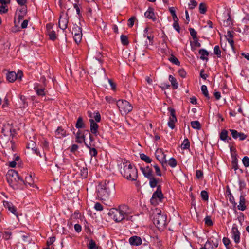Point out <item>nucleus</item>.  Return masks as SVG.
<instances>
[{"label":"nucleus","mask_w":249,"mask_h":249,"mask_svg":"<svg viewBox=\"0 0 249 249\" xmlns=\"http://www.w3.org/2000/svg\"><path fill=\"white\" fill-rule=\"evenodd\" d=\"M75 127L77 128H82L85 127V124L83 123V119L81 117H79L77 119Z\"/></svg>","instance_id":"nucleus-29"},{"label":"nucleus","mask_w":249,"mask_h":249,"mask_svg":"<svg viewBox=\"0 0 249 249\" xmlns=\"http://www.w3.org/2000/svg\"><path fill=\"white\" fill-rule=\"evenodd\" d=\"M168 164L172 168L175 167L177 164L176 159L174 158H170L168 161Z\"/></svg>","instance_id":"nucleus-43"},{"label":"nucleus","mask_w":249,"mask_h":249,"mask_svg":"<svg viewBox=\"0 0 249 249\" xmlns=\"http://www.w3.org/2000/svg\"><path fill=\"white\" fill-rule=\"evenodd\" d=\"M6 179L9 185L12 186L15 183H20V181H23V179L21 177L16 171L11 169L6 174Z\"/></svg>","instance_id":"nucleus-4"},{"label":"nucleus","mask_w":249,"mask_h":249,"mask_svg":"<svg viewBox=\"0 0 249 249\" xmlns=\"http://www.w3.org/2000/svg\"><path fill=\"white\" fill-rule=\"evenodd\" d=\"M205 247L206 249H215L217 247H213L212 245H211L209 242H206L205 244Z\"/></svg>","instance_id":"nucleus-64"},{"label":"nucleus","mask_w":249,"mask_h":249,"mask_svg":"<svg viewBox=\"0 0 249 249\" xmlns=\"http://www.w3.org/2000/svg\"><path fill=\"white\" fill-rule=\"evenodd\" d=\"M20 99L22 103V107L25 108L28 106V103L26 101V98L24 95L20 96Z\"/></svg>","instance_id":"nucleus-41"},{"label":"nucleus","mask_w":249,"mask_h":249,"mask_svg":"<svg viewBox=\"0 0 249 249\" xmlns=\"http://www.w3.org/2000/svg\"><path fill=\"white\" fill-rule=\"evenodd\" d=\"M232 238L235 243L238 244L240 241V232H239L236 224H234L231 230Z\"/></svg>","instance_id":"nucleus-9"},{"label":"nucleus","mask_w":249,"mask_h":249,"mask_svg":"<svg viewBox=\"0 0 249 249\" xmlns=\"http://www.w3.org/2000/svg\"><path fill=\"white\" fill-rule=\"evenodd\" d=\"M205 224L208 226H211L213 225V222L211 219V216H207L204 219Z\"/></svg>","instance_id":"nucleus-44"},{"label":"nucleus","mask_w":249,"mask_h":249,"mask_svg":"<svg viewBox=\"0 0 249 249\" xmlns=\"http://www.w3.org/2000/svg\"><path fill=\"white\" fill-rule=\"evenodd\" d=\"M20 184H24L26 186L29 185L30 186H33L34 180L31 175H28L26 176L23 181H20Z\"/></svg>","instance_id":"nucleus-17"},{"label":"nucleus","mask_w":249,"mask_h":249,"mask_svg":"<svg viewBox=\"0 0 249 249\" xmlns=\"http://www.w3.org/2000/svg\"><path fill=\"white\" fill-rule=\"evenodd\" d=\"M227 15L228 16V18L226 20H225L224 21V22L225 23V25L229 26V25L231 24V18L230 17V13H228Z\"/></svg>","instance_id":"nucleus-60"},{"label":"nucleus","mask_w":249,"mask_h":249,"mask_svg":"<svg viewBox=\"0 0 249 249\" xmlns=\"http://www.w3.org/2000/svg\"><path fill=\"white\" fill-rule=\"evenodd\" d=\"M89 122H90V131L92 134H94L95 136L97 135V134L99 133L98 131L99 128L98 124L92 119H89Z\"/></svg>","instance_id":"nucleus-14"},{"label":"nucleus","mask_w":249,"mask_h":249,"mask_svg":"<svg viewBox=\"0 0 249 249\" xmlns=\"http://www.w3.org/2000/svg\"><path fill=\"white\" fill-rule=\"evenodd\" d=\"M116 105L122 115L129 113L133 109L131 104L125 100H119L117 101Z\"/></svg>","instance_id":"nucleus-5"},{"label":"nucleus","mask_w":249,"mask_h":249,"mask_svg":"<svg viewBox=\"0 0 249 249\" xmlns=\"http://www.w3.org/2000/svg\"><path fill=\"white\" fill-rule=\"evenodd\" d=\"M238 209L241 211H244L246 209V206L245 205V198L244 196L241 195L240 196L239 204L238 205Z\"/></svg>","instance_id":"nucleus-19"},{"label":"nucleus","mask_w":249,"mask_h":249,"mask_svg":"<svg viewBox=\"0 0 249 249\" xmlns=\"http://www.w3.org/2000/svg\"><path fill=\"white\" fill-rule=\"evenodd\" d=\"M82 33H80V34H76V35H74L73 38H74L75 42L76 43H78L80 42L81 39H82Z\"/></svg>","instance_id":"nucleus-45"},{"label":"nucleus","mask_w":249,"mask_h":249,"mask_svg":"<svg viewBox=\"0 0 249 249\" xmlns=\"http://www.w3.org/2000/svg\"><path fill=\"white\" fill-rule=\"evenodd\" d=\"M140 170L143 173L144 176L146 178H151L153 176V171L152 169L149 167L148 166H147L145 167H140Z\"/></svg>","instance_id":"nucleus-15"},{"label":"nucleus","mask_w":249,"mask_h":249,"mask_svg":"<svg viewBox=\"0 0 249 249\" xmlns=\"http://www.w3.org/2000/svg\"><path fill=\"white\" fill-rule=\"evenodd\" d=\"M47 34L49 36V38L52 40L53 41L56 38V35L55 32L53 30L48 32L47 33Z\"/></svg>","instance_id":"nucleus-39"},{"label":"nucleus","mask_w":249,"mask_h":249,"mask_svg":"<svg viewBox=\"0 0 249 249\" xmlns=\"http://www.w3.org/2000/svg\"><path fill=\"white\" fill-rule=\"evenodd\" d=\"M129 242L131 245L134 246H138L142 244L141 238L136 235L131 237L129 239Z\"/></svg>","instance_id":"nucleus-13"},{"label":"nucleus","mask_w":249,"mask_h":249,"mask_svg":"<svg viewBox=\"0 0 249 249\" xmlns=\"http://www.w3.org/2000/svg\"><path fill=\"white\" fill-rule=\"evenodd\" d=\"M120 173L126 179L131 181H135L138 178L137 168L130 162H123L121 164Z\"/></svg>","instance_id":"nucleus-2"},{"label":"nucleus","mask_w":249,"mask_h":249,"mask_svg":"<svg viewBox=\"0 0 249 249\" xmlns=\"http://www.w3.org/2000/svg\"><path fill=\"white\" fill-rule=\"evenodd\" d=\"M168 59L171 62L175 65H177L178 66H179L180 65V62L178 59L173 55H172L171 57L169 58Z\"/></svg>","instance_id":"nucleus-38"},{"label":"nucleus","mask_w":249,"mask_h":249,"mask_svg":"<svg viewBox=\"0 0 249 249\" xmlns=\"http://www.w3.org/2000/svg\"><path fill=\"white\" fill-rule=\"evenodd\" d=\"M179 75L182 78H185L186 76V72L183 69H180L178 71Z\"/></svg>","instance_id":"nucleus-56"},{"label":"nucleus","mask_w":249,"mask_h":249,"mask_svg":"<svg viewBox=\"0 0 249 249\" xmlns=\"http://www.w3.org/2000/svg\"><path fill=\"white\" fill-rule=\"evenodd\" d=\"M109 182L106 183V181L101 183L98 188V196L102 199H106L109 196L110 193V188L109 187Z\"/></svg>","instance_id":"nucleus-6"},{"label":"nucleus","mask_w":249,"mask_h":249,"mask_svg":"<svg viewBox=\"0 0 249 249\" xmlns=\"http://www.w3.org/2000/svg\"><path fill=\"white\" fill-rule=\"evenodd\" d=\"M151 218L153 223L159 229H163L167 224L166 215L162 214L160 209L155 208L152 210Z\"/></svg>","instance_id":"nucleus-3"},{"label":"nucleus","mask_w":249,"mask_h":249,"mask_svg":"<svg viewBox=\"0 0 249 249\" xmlns=\"http://www.w3.org/2000/svg\"><path fill=\"white\" fill-rule=\"evenodd\" d=\"M136 20V18L134 16L130 18L128 20L127 23V25L129 27H132L134 24V22Z\"/></svg>","instance_id":"nucleus-47"},{"label":"nucleus","mask_w":249,"mask_h":249,"mask_svg":"<svg viewBox=\"0 0 249 249\" xmlns=\"http://www.w3.org/2000/svg\"><path fill=\"white\" fill-rule=\"evenodd\" d=\"M196 175L198 179H201L203 177V173L200 170H197L196 171Z\"/></svg>","instance_id":"nucleus-54"},{"label":"nucleus","mask_w":249,"mask_h":249,"mask_svg":"<svg viewBox=\"0 0 249 249\" xmlns=\"http://www.w3.org/2000/svg\"><path fill=\"white\" fill-rule=\"evenodd\" d=\"M221 51L218 46H215L214 48V53L219 58L221 57Z\"/></svg>","instance_id":"nucleus-48"},{"label":"nucleus","mask_w":249,"mask_h":249,"mask_svg":"<svg viewBox=\"0 0 249 249\" xmlns=\"http://www.w3.org/2000/svg\"><path fill=\"white\" fill-rule=\"evenodd\" d=\"M72 35H76L82 33L81 28L76 24H74L71 31Z\"/></svg>","instance_id":"nucleus-31"},{"label":"nucleus","mask_w":249,"mask_h":249,"mask_svg":"<svg viewBox=\"0 0 249 249\" xmlns=\"http://www.w3.org/2000/svg\"><path fill=\"white\" fill-rule=\"evenodd\" d=\"M169 80L171 83V84L173 86L174 89H177L178 88V83L177 82L176 79L172 75H170L169 76Z\"/></svg>","instance_id":"nucleus-25"},{"label":"nucleus","mask_w":249,"mask_h":249,"mask_svg":"<svg viewBox=\"0 0 249 249\" xmlns=\"http://www.w3.org/2000/svg\"><path fill=\"white\" fill-rule=\"evenodd\" d=\"M201 196L204 201H207L209 198L208 193L206 191L203 190L201 192Z\"/></svg>","instance_id":"nucleus-46"},{"label":"nucleus","mask_w":249,"mask_h":249,"mask_svg":"<svg viewBox=\"0 0 249 249\" xmlns=\"http://www.w3.org/2000/svg\"><path fill=\"white\" fill-rule=\"evenodd\" d=\"M151 165L153 166L154 167V168H155L156 175L159 176H161V171H160V168L158 167V166L157 164H154V165L152 164Z\"/></svg>","instance_id":"nucleus-53"},{"label":"nucleus","mask_w":249,"mask_h":249,"mask_svg":"<svg viewBox=\"0 0 249 249\" xmlns=\"http://www.w3.org/2000/svg\"><path fill=\"white\" fill-rule=\"evenodd\" d=\"M81 176L83 178H86L87 174H88V171L87 168H83L81 170Z\"/></svg>","instance_id":"nucleus-63"},{"label":"nucleus","mask_w":249,"mask_h":249,"mask_svg":"<svg viewBox=\"0 0 249 249\" xmlns=\"http://www.w3.org/2000/svg\"><path fill=\"white\" fill-rule=\"evenodd\" d=\"M189 31L190 35L192 36L193 38H197V32L194 29L190 28L189 29Z\"/></svg>","instance_id":"nucleus-55"},{"label":"nucleus","mask_w":249,"mask_h":249,"mask_svg":"<svg viewBox=\"0 0 249 249\" xmlns=\"http://www.w3.org/2000/svg\"><path fill=\"white\" fill-rule=\"evenodd\" d=\"M88 248L89 249H101L100 247L96 245L95 242L93 240H91L89 241Z\"/></svg>","instance_id":"nucleus-28"},{"label":"nucleus","mask_w":249,"mask_h":249,"mask_svg":"<svg viewBox=\"0 0 249 249\" xmlns=\"http://www.w3.org/2000/svg\"><path fill=\"white\" fill-rule=\"evenodd\" d=\"M55 240V238L54 237H50L47 241V245L49 247L50 245L53 244Z\"/></svg>","instance_id":"nucleus-58"},{"label":"nucleus","mask_w":249,"mask_h":249,"mask_svg":"<svg viewBox=\"0 0 249 249\" xmlns=\"http://www.w3.org/2000/svg\"><path fill=\"white\" fill-rule=\"evenodd\" d=\"M197 5V2L194 0H191L188 4L189 9H193Z\"/></svg>","instance_id":"nucleus-49"},{"label":"nucleus","mask_w":249,"mask_h":249,"mask_svg":"<svg viewBox=\"0 0 249 249\" xmlns=\"http://www.w3.org/2000/svg\"><path fill=\"white\" fill-rule=\"evenodd\" d=\"M242 162L244 165L246 167H248L249 166V158L247 156H245L243 157L242 159Z\"/></svg>","instance_id":"nucleus-51"},{"label":"nucleus","mask_w":249,"mask_h":249,"mask_svg":"<svg viewBox=\"0 0 249 249\" xmlns=\"http://www.w3.org/2000/svg\"><path fill=\"white\" fill-rule=\"evenodd\" d=\"M181 148L182 149H188L190 148V142L187 138H186L183 141Z\"/></svg>","instance_id":"nucleus-30"},{"label":"nucleus","mask_w":249,"mask_h":249,"mask_svg":"<svg viewBox=\"0 0 249 249\" xmlns=\"http://www.w3.org/2000/svg\"><path fill=\"white\" fill-rule=\"evenodd\" d=\"M201 90L203 93V94L204 95V96L208 99H210V96L209 94L208 91L207 90V87L205 85H202L201 86Z\"/></svg>","instance_id":"nucleus-37"},{"label":"nucleus","mask_w":249,"mask_h":249,"mask_svg":"<svg viewBox=\"0 0 249 249\" xmlns=\"http://www.w3.org/2000/svg\"><path fill=\"white\" fill-rule=\"evenodd\" d=\"M8 12V8L6 6L1 5L0 6V14H4Z\"/></svg>","instance_id":"nucleus-57"},{"label":"nucleus","mask_w":249,"mask_h":249,"mask_svg":"<svg viewBox=\"0 0 249 249\" xmlns=\"http://www.w3.org/2000/svg\"><path fill=\"white\" fill-rule=\"evenodd\" d=\"M219 136H220V139L223 141H225L227 139H228L230 140H231V137H228V131L225 129H223L221 131V132L220 133Z\"/></svg>","instance_id":"nucleus-24"},{"label":"nucleus","mask_w":249,"mask_h":249,"mask_svg":"<svg viewBox=\"0 0 249 249\" xmlns=\"http://www.w3.org/2000/svg\"><path fill=\"white\" fill-rule=\"evenodd\" d=\"M148 31V27L145 28L144 30L143 35L145 37H147V38L149 40V41L150 42H152L153 40V36H151V35L149 36L147 34Z\"/></svg>","instance_id":"nucleus-42"},{"label":"nucleus","mask_w":249,"mask_h":249,"mask_svg":"<svg viewBox=\"0 0 249 249\" xmlns=\"http://www.w3.org/2000/svg\"><path fill=\"white\" fill-rule=\"evenodd\" d=\"M121 43L123 45H127L129 44L128 37L125 35H121Z\"/></svg>","instance_id":"nucleus-36"},{"label":"nucleus","mask_w":249,"mask_h":249,"mask_svg":"<svg viewBox=\"0 0 249 249\" xmlns=\"http://www.w3.org/2000/svg\"><path fill=\"white\" fill-rule=\"evenodd\" d=\"M199 53L200 54V59L202 60H208V56L209 53L205 49H200L199 51Z\"/></svg>","instance_id":"nucleus-23"},{"label":"nucleus","mask_w":249,"mask_h":249,"mask_svg":"<svg viewBox=\"0 0 249 249\" xmlns=\"http://www.w3.org/2000/svg\"><path fill=\"white\" fill-rule=\"evenodd\" d=\"M85 144L86 147L89 148L90 156L91 157H96L98 154L97 150L95 148L91 147L92 145L90 143L88 144L85 142Z\"/></svg>","instance_id":"nucleus-20"},{"label":"nucleus","mask_w":249,"mask_h":249,"mask_svg":"<svg viewBox=\"0 0 249 249\" xmlns=\"http://www.w3.org/2000/svg\"><path fill=\"white\" fill-rule=\"evenodd\" d=\"M3 203L4 206L6 208L8 209L9 211H10L17 217H18V213H17V209L11 202L7 201H3Z\"/></svg>","instance_id":"nucleus-12"},{"label":"nucleus","mask_w":249,"mask_h":249,"mask_svg":"<svg viewBox=\"0 0 249 249\" xmlns=\"http://www.w3.org/2000/svg\"><path fill=\"white\" fill-rule=\"evenodd\" d=\"M85 140L84 134L80 130H78L76 134V142L77 143H81Z\"/></svg>","instance_id":"nucleus-21"},{"label":"nucleus","mask_w":249,"mask_h":249,"mask_svg":"<svg viewBox=\"0 0 249 249\" xmlns=\"http://www.w3.org/2000/svg\"><path fill=\"white\" fill-rule=\"evenodd\" d=\"M140 158L143 161H145L147 163H150L152 161V160L149 158V157H148V156L146 155L143 153L140 154Z\"/></svg>","instance_id":"nucleus-34"},{"label":"nucleus","mask_w":249,"mask_h":249,"mask_svg":"<svg viewBox=\"0 0 249 249\" xmlns=\"http://www.w3.org/2000/svg\"><path fill=\"white\" fill-rule=\"evenodd\" d=\"M222 241L225 247L227 249H229L230 248L229 245L230 244V240L228 238L224 237L222 239Z\"/></svg>","instance_id":"nucleus-50"},{"label":"nucleus","mask_w":249,"mask_h":249,"mask_svg":"<svg viewBox=\"0 0 249 249\" xmlns=\"http://www.w3.org/2000/svg\"><path fill=\"white\" fill-rule=\"evenodd\" d=\"M94 119L96 122H100L101 121V115L99 112H97L95 113V116H94Z\"/></svg>","instance_id":"nucleus-61"},{"label":"nucleus","mask_w":249,"mask_h":249,"mask_svg":"<svg viewBox=\"0 0 249 249\" xmlns=\"http://www.w3.org/2000/svg\"><path fill=\"white\" fill-rule=\"evenodd\" d=\"M69 22L68 17L67 15L62 14L60 16L59 20V27L63 30H65L68 27Z\"/></svg>","instance_id":"nucleus-10"},{"label":"nucleus","mask_w":249,"mask_h":249,"mask_svg":"<svg viewBox=\"0 0 249 249\" xmlns=\"http://www.w3.org/2000/svg\"><path fill=\"white\" fill-rule=\"evenodd\" d=\"M2 237L5 240H10L12 238V232L8 231H4L2 233Z\"/></svg>","instance_id":"nucleus-35"},{"label":"nucleus","mask_w":249,"mask_h":249,"mask_svg":"<svg viewBox=\"0 0 249 249\" xmlns=\"http://www.w3.org/2000/svg\"><path fill=\"white\" fill-rule=\"evenodd\" d=\"M207 242H209L211 245H212V246H213V247H217L218 246V242L217 240L213 241L210 239L207 240Z\"/></svg>","instance_id":"nucleus-59"},{"label":"nucleus","mask_w":249,"mask_h":249,"mask_svg":"<svg viewBox=\"0 0 249 249\" xmlns=\"http://www.w3.org/2000/svg\"><path fill=\"white\" fill-rule=\"evenodd\" d=\"M55 133L58 137H64L66 135V131L62 127H58Z\"/></svg>","instance_id":"nucleus-26"},{"label":"nucleus","mask_w":249,"mask_h":249,"mask_svg":"<svg viewBox=\"0 0 249 249\" xmlns=\"http://www.w3.org/2000/svg\"><path fill=\"white\" fill-rule=\"evenodd\" d=\"M199 12L201 14H205L207 11V8H206L205 4L204 3H201L199 4Z\"/></svg>","instance_id":"nucleus-40"},{"label":"nucleus","mask_w":249,"mask_h":249,"mask_svg":"<svg viewBox=\"0 0 249 249\" xmlns=\"http://www.w3.org/2000/svg\"><path fill=\"white\" fill-rule=\"evenodd\" d=\"M237 155L233 154L231 153V158H232V168L236 171L238 169V160L237 159Z\"/></svg>","instance_id":"nucleus-18"},{"label":"nucleus","mask_w":249,"mask_h":249,"mask_svg":"<svg viewBox=\"0 0 249 249\" xmlns=\"http://www.w3.org/2000/svg\"><path fill=\"white\" fill-rule=\"evenodd\" d=\"M148 179L149 180V185L151 187L154 188L157 186L158 180L154 177V176L148 178Z\"/></svg>","instance_id":"nucleus-27"},{"label":"nucleus","mask_w":249,"mask_h":249,"mask_svg":"<svg viewBox=\"0 0 249 249\" xmlns=\"http://www.w3.org/2000/svg\"><path fill=\"white\" fill-rule=\"evenodd\" d=\"M163 198V195L161 191V186L158 185L157 190L152 195V198L150 199V202L152 205H156L159 202H161Z\"/></svg>","instance_id":"nucleus-7"},{"label":"nucleus","mask_w":249,"mask_h":249,"mask_svg":"<svg viewBox=\"0 0 249 249\" xmlns=\"http://www.w3.org/2000/svg\"><path fill=\"white\" fill-rule=\"evenodd\" d=\"M232 137L234 139H237L239 138L240 141H243L247 138V135L243 133L238 132L235 129H230Z\"/></svg>","instance_id":"nucleus-11"},{"label":"nucleus","mask_w":249,"mask_h":249,"mask_svg":"<svg viewBox=\"0 0 249 249\" xmlns=\"http://www.w3.org/2000/svg\"><path fill=\"white\" fill-rule=\"evenodd\" d=\"M34 89L35 90L36 94L38 96H43L45 95L46 93H45V89H42V88L39 89L38 87H36L34 88Z\"/></svg>","instance_id":"nucleus-33"},{"label":"nucleus","mask_w":249,"mask_h":249,"mask_svg":"<svg viewBox=\"0 0 249 249\" xmlns=\"http://www.w3.org/2000/svg\"><path fill=\"white\" fill-rule=\"evenodd\" d=\"M94 208L96 211H101L103 210V206L99 202H96Z\"/></svg>","instance_id":"nucleus-52"},{"label":"nucleus","mask_w":249,"mask_h":249,"mask_svg":"<svg viewBox=\"0 0 249 249\" xmlns=\"http://www.w3.org/2000/svg\"><path fill=\"white\" fill-rule=\"evenodd\" d=\"M234 33L233 31H228L226 37L227 38H233Z\"/></svg>","instance_id":"nucleus-62"},{"label":"nucleus","mask_w":249,"mask_h":249,"mask_svg":"<svg viewBox=\"0 0 249 249\" xmlns=\"http://www.w3.org/2000/svg\"><path fill=\"white\" fill-rule=\"evenodd\" d=\"M132 211L130 208L125 204L119 206L117 208H113L109 210L108 215L116 223L124 220H129Z\"/></svg>","instance_id":"nucleus-1"},{"label":"nucleus","mask_w":249,"mask_h":249,"mask_svg":"<svg viewBox=\"0 0 249 249\" xmlns=\"http://www.w3.org/2000/svg\"><path fill=\"white\" fill-rule=\"evenodd\" d=\"M144 16L148 18L152 19L153 21H155L156 18L155 16L154 9L149 7L148 10L145 12Z\"/></svg>","instance_id":"nucleus-16"},{"label":"nucleus","mask_w":249,"mask_h":249,"mask_svg":"<svg viewBox=\"0 0 249 249\" xmlns=\"http://www.w3.org/2000/svg\"><path fill=\"white\" fill-rule=\"evenodd\" d=\"M168 110L170 113V116L168 122V126L171 129L175 128V123L177 121V119L176 116L175 110L171 107H168Z\"/></svg>","instance_id":"nucleus-8"},{"label":"nucleus","mask_w":249,"mask_h":249,"mask_svg":"<svg viewBox=\"0 0 249 249\" xmlns=\"http://www.w3.org/2000/svg\"><path fill=\"white\" fill-rule=\"evenodd\" d=\"M17 78V75L15 72L11 71L7 74V79L10 82H13L15 81Z\"/></svg>","instance_id":"nucleus-22"},{"label":"nucleus","mask_w":249,"mask_h":249,"mask_svg":"<svg viewBox=\"0 0 249 249\" xmlns=\"http://www.w3.org/2000/svg\"><path fill=\"white\" fill-rule=\"evenodd\" d=\"M191 125L193 128L199 130L201 128V124L198 121L191 122Z\"/></svg>","instance_id":"nucleus-32"}]
</instances>
